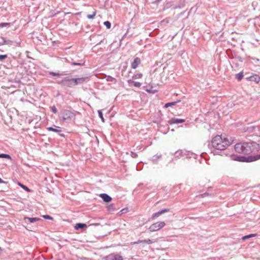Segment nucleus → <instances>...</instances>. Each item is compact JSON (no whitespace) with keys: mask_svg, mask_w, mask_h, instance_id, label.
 <instances>
[{"mask_svg":"<svg viewBox=\"0 0 260 260\" xmlns=\"http://www.w3.org/2000/svg\"><path fill=\"white\" fill-rule=\"evenodd\" d=\"M259 149V145L255 142L238 143L235 146V150L237 152L244 154L256 152Z\"/></svg>","mask_w":260,"mask_h":260,"instance_id":"nucleus-1","label":"nucleus"},{"mask_svg":"<svg viewBox=\"0 0 260 260\" xmlns=\"http://www.w3.org/2000/svg\"><path fill=\"white\" fill-rule=\"evenodd\" d=\"M233 140L228 139L222 136L217 135L214 137L211 141L212 146L217 150H223L231 145Z\"/></svg>","mask_w":260,"mask_h":260,"instance_id":"nucleus-2","label":"nucleus"},{"mask_svg":"<svg viewBox=\"0 0 260 260\" xmlns=\"http://www.w3.org/2000/svg\"><path fill=\"white\" fill-rule=\"evenodd\" d=\"M58 84L68 87H73L75 86L74 78L65 77L61 81L58 82Z\"/></svg>","mask_w":260,"mask_h":260,"instance_id":"nucleus-3","label":"nucleus"},{"mask_svg":"<svg viewBox=\"0 0 260 260\" xmlns=\"http://www.w3.org/2000/svg\"><path fill=\"white\" fill-rule=\"evenodd\" d=\"M165 225L166 223L164 221L157 222L151 224L148 229L151 232H156L162 229Z\"/></svg>","mask_w":260,"mask_h":260,"instance_id":"nucleus-4","label":"nucleus"},{"mask_svg":"<svg viewBox=\"0 0 260 260\" xmlns=\"http://www.w3.org/2000/svg\"><path fill=\"white\" fill-rule=\"evenodd\" d=\"M61 117L63 121H67L74 118L75 115L69 110H64L62 113Z\"/></svg>","mask_w":260,"mask_h":260,"instance_id":"nucleus-5","label":"nucleus"},{"mask_svg":"<svg viewBox=\"0 0 260 260\" xmlns=\"http://www.w3.org/2000/svg\"><path fill=\"white\" fill-rule=\"evenodd\" d=\"M169 211V209H167V208L161 210L159 211L158 212H157L153 214V215H152L151 218L152 219H154L155 218L160 216L161 214H162L165 213H166V212H168Z\"/></svg>","mask_w":260,"mask_h":260,"instance_id":"nucleus-6","label":"nucleus"},{"mask_svg":"<svg viewBox=\"0 0 260 260\" xmlns=\"http://www.w3.org/2000/svg\"><path fill=\"white\" fill-rule=\"evenodd\" d=\"M185 121L184 119H179L176 118H172L169 121V123L170 124L181 123Z\"/></svg>","mask_w":260,"mask_h":260,"instance_id":"nucleus-7","label":"nucleus"},{"mask_svg":"<svg viewBox=\"0 0 260 260\" xmlns=\"http://www.w3.org/2000/svg\"><path fill=\"white\" fill-rule=\"evenodd\" d=\"M141 63V60L139 58L136 57L131 64L132 68L135 69Z\"/></svg>","mask_w":260,"mask_h":260,"instance_id":"nucleus-8","label":"nucleus"},{"mask_svg":"<svg viewBox=\"0 0 260 260\" xmlns=\"http://www.w3.org/2000/svg\"><path fill=\"white\" fill-rule=\"evenodd\" d=\"M107 258L109 260H123L122 257L118 254L109 255L107 256Z\"/></svg>","mask_w":260,"mask_h":260,"instance_id":"nucleus-9","label":"nucleus"},{"mask_svg":"<svg viewBox=\"0 0 260 260\" xmlns=\"http://www.w3.org/2000/svg\"><path fill=\"white\" fill-rule=\"evenodd\" d=\"M86 79H87V78L84 77L74 78L75 85L82 84L85 81Z\"/></svg>","mask_w":260,"mask_h":260,"instance_id":"nucleus-10","label":"nucleus"},{"mask_svg":"<svg viewBox=\"0 0 260 260\" xmlns=\"http://www.w3.org/2000/svg\"><path fill=\"white\" fill-rule=\"evenodd\" d=\"M186 151L185 150H179L175 152V157L177 158H179L184 155H186Z\"/></svg>","mask_w":260,"mask_h":260,"instance_id":"nucleus-11","label":"nucleus"},{"mask_svg":"<svg viewBox=\"0 0 260 260\" xmlns=\"http://www.w3.org/2000/svg\"><path fill=\"white\" fill-rule=\"evenodd\" d=\"M100 196L105 202H109L112 200V198L106 193L101 194Z\"/></svg>","mask_w":260,"mask_h":260,"instance_id":"nucleus-12","label":"nucleus"},{"mask_svg":"<svg viewBox=\"0 0 260 260\" xmlns=\"http://www.w3.org/2000/svg\"><path fill=\"white\" fill-rule=\"evenodd\" d=\"M1 40L3 41V45L5 44L12 45L13 44V42L10 40H7L4 38H2Z\"/></svg>","mask_w":260,"mask_h":260,"instance_id":"nucleus-13","label":"nucleus"},{"mask_svg":"<svg viewBox=\"0 0 260 260\" xmlns=\"http://www.w3.org/2000/svg\"><path fill=\"white\" fill-rule=\"evenodd\" d=\"M24 219L25 220H28L30 223H34L36 221H39L40 220V218L37 217H25Z\"/></svg>","mask_w":260,"mask_h":260,"instance_id":"nucleus-14","label":"nucleus"},{"mask_svg":"<svg viewBox=\"0 0 260 260\" xmlns=\"http://www.w3.org/2000/svg\"><path fill=\"white\" fill-rule=\"evenodd\" d=\"M250 80L258 83L260 81V77L257 75H254L250 77Z\"/></svg>","mask_w":260,"mask_h":260,"instance_id":"nucleus-15","label":"nucleus"},{"mask_svg":"<svg viewBox=\"0 0 260 260\" xmlns=\"http://www.w3.org/2000/svg\"><path fill=\"white\" fill-rule=\"evenodd\" d=\"M85 227H86V224L85 223H77L75 226V229L76 230H78L79 229H83Z\"/></svg>","mask_w":260,"mask_h":260,"instance_id":"nucleus-16","label":"nucleus"},{"mask_svg":"<svg viewBox=\"0 0 260 260\" xmlns=\"http://www.w3.org/2000/svg\"><path fill=\"white\" fill-rule=\"evenodd\" d=\"M256 235H257L256 234H250L248 235L244 236L242 237V239L243 240H245L248 239L250 238L255 237L256 236Z\"/></svg>","mask_w":260,"mask_h":260,"instance_id":"nucleus-17","label":"nucleus"},{"mask_svg":"<svg viewBox=\"0 0 260 260\" xmlns=\"http://www.w3.org/2000/svg\"><path fill=\"white\" fill-rule=\"evenodd\" d=\"M49 74L50 75H51L52 76H64V75H66V74L64 73H55V72H51L49 73Z\"/></svg>","mask_w":260,"mask_h":260,"instance_id":"nucleus-18","label":"nucleus"},{"mask_svg":"<svg viewBox=\"0 0 260 260\" xmlns=\"http://www.w3.org/2000/svg\"><path fill=\"white\" fill-rule=\"evenodd\" d=\"M47 129L49 131H52V132H56V133H59V132H61L60 129L54 128L52 127H47Z\"/></svg>","mask_w":260,"mask_h":260,"instance_id":"nucleus-19","label":"nucleus"},{"mask_svg":"<svg viewBox=\"0 0 260 260\" xmlns=\"http://www.w3.org/2000/svg\"><path fill=\"white\" fill-rule=\"evenodd\" d=\"M155 241L154 240H150V239H147V240H143V243H146L148 244H150L153 243H154Z\"/></svg>","mask_w":260,"mask_h":260,"instance_id":"nucleus-20","label":"nucleus"},{"mask_svg":"<svg viewBox=\"0 0 260 260\" xmlns=\"http://www.w3.org/2000/svg\"><path fill=\"white\" fill-rule=\"evenodd\" d=\"M236 77L239 81H240L243 77V74L242 73L237 74L236 75Z\"/></svg>","mask_w":260,"mask_h":260,"instance_id":"nucleus-21","label":"nucleus"},{"mask_svg":"<svg viewBox=\"0 0 260 260\" xmlns=\"http://www.w3.org/2000/svg\"><path fill=\"white\" fill-rule=\"evenodd\" d=\"M142 76H143L142 74H141V73L137 74L134 75L133 76V78L135 79H140V78H141L142 77Z\"/></svg>","mask_w":260,"mask_h":260,"instance_id":"nucleus-22","label":"nucleus"},{"mask_svg":"<svg viewBox=\"0 0 260 260\" xmlns=\"http://www.w3.org/2000/svg\"><path fill=\"white\" fill-rule=\"evenodd\" d=\"M0 158L11 159V156L9 155L6 154H0Z\"/></svg>","mask_w":260,"mask_h":260,"instance_id":"nucleus-23","label":"nucleus"},{"mask_svg":"<svg viewBox=\"0 0 260 260\" xmlns=\"http://www.w3.org/2000/svg\"><path fill=\"white\" fill-rule=\"evenodd\" d=\"M176 103V102H171V103H166L165 105V108H167L170 106L175 105Z\"/></svg>","mask_w":260,"mask_h":260,"instance_id":"nucleus-24","label":"nucleus"},{"mask_svg":"<svg viewBox=\"0 0 260 260\" xmlns=\"http://www.w3.org/2000/svg\"><path fill=\"white\" fill-rule=\"evenodd\" d=\"M260 159V154L254 155L252 156V158L251 160V161H255Z\"/></svg>","mask_w":260,"mask_h":260,"instance_id":"nucleus-25","label":"nucleus"},{"mask_svg":"<svg viewBox=\"0 0 260 260\" xmlns=\"http://www.w3.org/2000/svg\"><path fill=\"white\" fill-rule=\"evenodd\" d=\"M104 23V25L106 26V27L108 29H109L111 28V23L109 21H105Z\"/></svg>","mask_w":260,"mask_h":260,"instance_id":"nucleus-26","label":"nucleus"},{"mask_svg":"<svg viewBox=\"0 0 260 260\" xmlns=\"http://www.w3.org/2000/svg\"><path fill=\"white\" fill-rule=\"evenodd\" d=\"M10 23H0V27H6V26H10Z\"/></svg>","mask_w":260,"mask_h":260,"instance_id":"nucleus-27","label":"nucleus"},{"mask_svg":"<svg viewBox=\"0 0 260 260\" xmlns=\"http://www.w3.org/2000/svg\"><path fill=\"white\" fill-rule=\"evenodd\" d=\"M95 14H96V12H93L92 14H89V15H88L87 17L88 18H89V19H92L95 16Z\"/></svg>","mask_w":260,"mask_h":260,"instance_id":"nucleus-28","label":"nucleus"},{"mask_svg":"<svg viewBox=\"0 0 260 260\" xmlns=\"http://www.w3.org/2000/svg\"><path fill=\"white\" fill-rule=\"evenodd\" d=\"M7 57V55H0V61H3Z\"/></svg>","mask_w":260,"mask_h":260,"instance_id":"nucleus-29","label":"nucleus"},{"mask_svg":"<svg viewBox=\"0 0 260 260\" xmlns=\"http://www.w3.org/2000/svg\"><path fill=\"white\" fill-rule=\"evenodd\" d=\"M142 84L139 82H135L134 84V85L135 86V87H140L141 86Z\"/></svg>","mask_w":260,"mask_h":260,"instance_id":"nucleus-30","label":"nucleus"},{"mask_svg":"<svg viewBox=\"0 0 260 260\" xmlns=\"http://www.w3.org/2000/svg\"><path fill=\"white\" fill-rule=\"evenodd\" d=\"M43 217L44 218H45V219H49V220H52L53 219V218L52 217H51L50 216L48 215H43Z\"/></svg>","mask_w":260,"mask_h":260,"instance_id":"nucleus-31","label":"nucleus"},{"mask_svg":"<svg viewBox=\"0 0 260 260\" xmlns=\"http://www.w3.org/2000/svg\"><path fill=\"white\" fill-rule=\"evenodd\" d=\"M98 114H99V117L101 118L102 121H104V117L103 116L102 112L101 110L98 111Z\"/></svg>","mask_w":260,"mask_h":260,"instance_id":"nucleus-32","label":"nucleus"},{"mask_svg":"<svg viewBox=\"0 0 260 260\" xmlns=\"http://www.w3.org/2000/svg\"><path fill=\"white\" fill-rule=\"evenodd\" d=\"M71 64L74 65V66H83L84 64V63H80V62H72Z\"/></svg>","mask_w":260,"mask_h":260,"instance_id":"nucleus-33","label":"nucleus"},{"mask_svg":"<svg viewBox=\"0 0 260 260\" xmlns=\"http://www.w3.org/2000/svg\"><path fill=\"white\" fill-rule=\"evenodd\" d=\"M108 210L109 211H113L114 210V206L113 205L111 204V205H110L109 206H108Z\"/></svg>","mask_w":260,"mask_h":260,"instance_id":"nucleus-34","label":"nucleus"},{"mask_svg":"<svg viewBox=\"0 0 260 260\" xmlns=\"http://www.w3.org/2000/svg\"><path fill=\"white\" fill-rule=\"evenodd\" d=\"M19 185L20 186H21L23 189H24L25 190H27V191H29V189H28V188L26 186H25V185H22L20 183H19Z\"/></svg>","mask_w":260,"mask_h":260,"instance_id":"nucleus-35","label":"nucleus"},{"mask_svg":"<svg viewBox=\"0 0 260 260\" xmlns=\"http://www.w3.org/2000/svg\"><path fill=\"white\" fill-rule=\"evenodd\" d=\"M208 193H205L201 194H200V195L198 196L197 197L203 198V197H205L206 196H208Z\"/></svg>","mask_w":260,"mask_h":260,"instance_id":"nucleus-36","label":"nucleus"},{"mask_svg":"<svg viewBox=\"0 0 260 260\" xmlns=\"http://www.w3.org/2000/svg\"><path fill=\"white\" fill-rule=\"evenodd\" d=\"M138 156L137 154L135 153V152H131V156L133 158H136Z\"/></svg>","mask_w":260,"mask_h":260,"instance_id":"nucleus-37","label":"nucleus"},{"mask_svg":"<svg viewBox=\"0 0 260 260\" xmlns=\"http://www.w3.org/2000/svg\"><path fill=\"white\" fill-rule=\"evenodd\" d=\"M51 110H52V111L54 113H56L57 112V109L56 108V107L55 106H53L52 108H51Z\"/></svg>","mask_w":260,"mask_h":260,"instance_id":"nucleus-38","label":"nucleus"},{"mask_svg":"<svg viewBox=\"0 0 260 260\" xmlns=\"http://www.w3.org/2000/svg\"><path fill=\"white\" fill-rule=\"evenodd\" d=\"M135 81L131 80V79H129V80H127V83L129 84H133L134 85V83H135Z\"/></svg>","mask_w":260,"mask_h":260,"instance_id":"nucleus-39","label":"nucleus"},{"mask_svg":"<svg viewBox=\"0 0 260 260\" xmlns=\"http://www.w3.org/2000/svg\"><path fill=\"white\" fill-rule=\"evenodd\" d=\"M157 160V157H156V156H153L152 158V160L153 161H156Z\"/></svg>","mask_w":260,"mask_h":260,"instance_id":"nucleus-40","label":"nucleus"},{"mask_svg":"<svg viewBox=\"0 0 260 260\" xmlns=\"http://www.w3.org/2000/svg\"><path fill=\"white\" fill-rule=\"evenodd\" d=\"M143 243V240H138L137 242H134V244H139Z\"/></svg>","mask_w":260,"mask_h":260,"instance_id":"nucleus-41","label":"nucleus"},{"mask_svg":"<svg viewBox=\"0 0 260 260\" xmlns=\"http://www.w3.org/2000/svg\"><path fill=\"white\" fill-rule=\"evenodd\" d=\"M155 156L157 159H159V158H161V155L160 154V155H156Z\"/></svg>","mask_w":260,"mask_h":260,"instance_id":"nucleus-42","label":"nucleus"},{"mask_svg":"<svg viewBox=\"0 0 260 260\" xmlns=\"http://www.w3.org/2000/svg\"><path fill=\"white\" fill-rule=\"evenodd\" d=\"M115 79L112 78V77H110V79L109 81H113Z\"/></svg>","mask_w":260,"mask_h":260,"instance_id":"nucleus-43","label":"nucleus"},{"mask_svg":"<svg viewBox=\"0 0 260 260\" xmlns=\"http://www.w3.org/2000/svg\"><path fill=\"white\" fill-rule=\"evenodd\" d=\"M3 45V41H0V46Z\"/></svg>","mask_w":260,"mask_h":260,"instance_id":"nucleus-44","label":"nucleus"},{"mask_svg":"<svg viewBox=\"0 0 260 260\" xmlns=\"http://www.w3.org/2000/svg\"><path fill=\"white\" fill-rule=\"evenodd\" d=\"M3 180L0 178V183H3Z\"/></svg>","mask_w":260,"mask_h":260,"instance_id":"nucleus-45","label":"nucleus"}]
</instances>
